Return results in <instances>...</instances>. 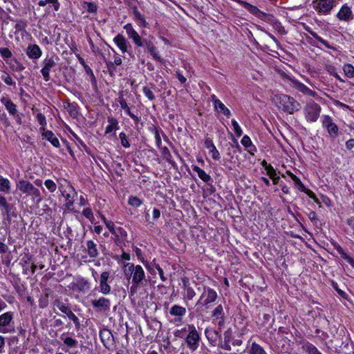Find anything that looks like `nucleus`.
<instances>
[{
    "instance_id": "obj_1",
    "label": "nucleus",
    "mask_w": 354,
    "mask_h": 354,
    "mask_svg": "<svg viewBox=\"0 0 354 354\" xmlns=\"http://www.w3.org/2000/svg\"><path fill=\"white\" fill-rule=\"evenodd\" d=\"M186 333L187 335L185 337V344L192 352H194L199 347L201 339L200 333L194 324H189L187 328L177 330L174 335L176 337L183 338Z\"/></svg>"
},
{
    "instance_id": "obj_2",
    "label": "nucleus",
    "mask_w": 354,
    "mask_h": 354,
    "mask_svg": "<svg viewBox=\"0 0 354 354\" xmlns=\"http://www.w3.org/2000/svg\"><path fill=\"white\" fill-rule=\"evenodd\" d=\"M276 98L279 103V107L289 114H293L301 109L300 104L292 97L281 94L277 95Z\"/></svg>"
},
{
    "instance_id": "obj_3",
    "label": "nucleus",
    "mask_w": 354,
    "mask_h": 354,
    "mask_svg": "<svg viewBox=\"0 0 354 354\" xmlns=\"http://www.w3.org/2000/svg\"><path fill=\"white\" fill-rule=\"evenodd\" d=\"M17 186L20 192L30 196L32 199L36 201V203H39L42 201L40 191L30 182L21 180L19 181Z\"/></svg>"
},
{
    "instance_id": "obj_4",
    "label": "nucleus",
    "mask_w": 354,
    "mask_h": 354,
    "mask_svg": "<svg viewBox=\"0 0 354 354\" xmlns=\"http://www.w3.org/2000/svg\"><path fill=\"white\" fill-rule=\"evenodd\" d=\"M218 298L217 292L208 286H203V290L200 296L196 305L203 306L205 309H209L210 304L214 302Z\"/></svg>"
},
{
    "instance_id": "obj_5",
    "label": "nucleus",
    "mask_w": 354,
    "mask_h": 354,
    "mask_svg": "<svg viewBox=\"0 0 354 354\" xmlns=\"http://www.w3.org/2000/svg\"><path fill=\"white\" fill-rule=\"evenodd\" d=\"M14 313L11 311L4 313L0 315V333H11L15 331Z\"/></svg>"
},
{
    "instance_id": "obj_6",
    "label": "nucleus",
    "mask_w": 354,
    "mask_h": 354,
    "mask_svg": "<svg viewBox=\"0 0 354 354\" xmlns=\"http://www.w3.org/2000/svg\"><path fill=\"white\" fill-rule=\"evenodd\" d=\"M304 111L306 120L314 122L317 120L320 115L321 106L315 102L310 101L307 103Z\"/></svg>"
},
{
    "instance_id": "obj_7",
    "label": "nucleus",
    "mask_w": 354,
    "mask_h": 354,
    "mask_svg": "<svg viewBox=\"0 0 354 354\" xmlns=\"http://www.w3.org/2000/svg\"><path fill=\"white\" fill-rule=\"evenodd\" d=\"M334 3V0H314L313 6L319 14L327 15L333 9Z\"/></svg>"
},
{
    "instance_id": "obj_8",
    "label": "nucleus",
    "mask_w": 354,
    "mask_h": 354,
    "mask_svg": "<svg viewBox=\"0 0 354 354\" xmlns=\"http://www.w3.org/2000/svg\"><path fill=\"white\" fill-rule=\"evenodd\" d=\"M236 3L241 5L243 7H244L248 12H250L253 15L256 16L257 17L261 19H266L268 17V15L260 10L257 6H253L246 1H242V0H234Z\"/></svg>"
},
{
    "instance_id": "obj_9",
    "label": "nucleus",
    "mask_w": 354,
    "mask_h": 354,
    "mask_svg": "<svg viewBox=\"0 0 354 354\" xmlns=\"http://www.w3.org/2000/svg\"><path fill=\"white\" fill-rule=\"evenodd\" d=\"M132 270L133 283L135 284H142L145 279V272L140 265H134L131 263Z\"/></svg>"
},
{
    "instance_id": "obj_10",
    "label": "nucleus",
    "mask_w": 354,
    "mask_h": 354,
    "mask_svg": "<svg viewBox=\"0 0 354 354\" xmlns=\"http://www.w3.org/2000/svg\"><path fill=\"white\" fill-rule=\"evenodd\" d=\"M44 67L41 70V73L46 82L50 80V71L56 66V62L53 57H46L43 61Z\"/></svg>"
},
{
    "instance_id": "obj_11",
    "label": "nucleus",
    "mask_w": 354,
    "mask_h": 354,
    "mask_svg": "<svg viewBox=\"0 0 354 354\" xmlns=\"http://www.w3.org/2000/svg\"><path fill=\"white\" fill-rule=\"evenodd\" d=\"M323 126L327 129L328 133L332 138H336L338 136V127L333 122L332 118L328 115H324L322 121Z\"/></svg>"
},
{
    "instance_id": "obj_12",
    "label": "nucleus",
    "mask_w": 354,
    "mask_h": 354,
    "mask_svg": "<svg viewBox=\"0 0 354 354\" xmlns=\"http://www.w3.org/2000/svg\"><path fill=\"white\" fill-rule=\"evenodd\" d=\"M62 195L66 200L65 205L68 209H71L74 204V198L77 196V193L72 186H68L67 189L62 192Z\"/></svg>"
},
{
    "instance_id": "obj_13",
    "label": "nucleus",
    "mask_w": 354,
    "mask_h": 354,
    "mask_svg": "<svg viewBox=\"0 0 354 354\" xmlns=\"http://www.w3.org/2000/svg\"><path fill=\"white\" fill-rule=\"evenodd\" d=\"M124 29L129 39H131L134 44L138 46H141V37L138 35L137 31L133 28L131 24H127L124 26Z\"/></svg>"
},
{
    "instance_id": "obj_14",
    "label": "nucleus",
    "mask_w": 354,
    "mask_h": 354,
    "mask_svg": "<svg viewBox=\"0 0 354 354\" xmlns=\"http://www.w3.org/2000/svg\"><path fill=\"white\" fill-rule=\"evenodd\" d=\"M92 306L100 310L107 311L110 309L111 301L105 297H100L91 301Z\"/></svg>"
},
{
    "instance_id": "obj_15",
    "label": "nucleus",
    "mask_w": 354,
    "mask_h": 354,
    "mask_svg": "<svg viewBox=\"0 0 354 354\" xmlns=\"http://www.w3.org/2000/svg\"><path fill=\"white\" fill-rule=\"evenodd\" d=\"M113 41L117 45V46L120 49L122 53H124L128 52V48L130 47V45L122 35L118 34V35H116L113 39Z\"/></svg>"
},
{
    "instance_id": "obj_16",
    "label": "nucleus",
    "mask_w": 354,
    "mask_h": 354,
    "mask_svg": "<svg viewBox=\"0 0 354 354\" xmlns=\"http://www.w3.org/2000/svg\"><path fill=\"white\" fill-rule=\"evenodd\" d=\"M204 145L205 147L209 150V153L212 154V158L214 160H218L221 158L220 153L214 145L212 139L209 138H206L204 142Z\"/></svg>"
},
{
    "instance_id": "obj_17",
    "label": "nucleus",
    "mask_w": 354,
    "mask_h": 354,
    "mask_svg": "<svg viewBox=\"0 0 354 354\" xmlns=\"http://www.w3.org/2000/svg\"><path fill=\"white\" fill-rule=\"evenodd\" d=\"M26 54L30 59H39L41 55V50L38 45H29L26 50Z\"/></svg>"
},
{
    "instance_id": "obj_18",
    "label": "nucleus",
    "mask_w": 354,
    "mask_h": 354,
    "mask_svg": "<svg viewBox=\"0 0 354 354\" xmlns=\"http://www.w3.org/2000/svg\"><path fill=\"white\" fill-rule=\"evenodd\" d=\"M337 17L340 20L348 21L353 18L352 11L348 6L344 5L342 7L340 10L337 13Z\"/></svg>"
},
{
    "instance_id": "obj_19",
    "label": "nucleus",
    "mask_w": 354,
    "mask_h": 354,
    "mask_svg": "<svg viewBox=\"0 0 354 354\" xmlns=\"http://www.w3.org/2000/svg\"><path fill=\"white\" fill-rule=\"evenodd\" d=\"M1 102L5 106L10 114L14 115L17 113V106L11 101L10 99L3 97L1 98Z\"/></svg>"
},
{
    "instance_id": "obj_20",
    "label": "nucleus",
    "mask_w": 354,
    "mask_h": 354,
    "mask_svg": "<svg viewBox=\"0 0 354 354\" xmlns=\"http://www.w3.org/2000/svg\"><path fill=\"white\" fill-rule=\"evenodd\" d=\"M183 283L186 298L189 300H192L196 296V292L194 290L189 286V279L187 278L183 279Z\"/></svg>"
},
{
    "instance_id": "obj_21",
    "label": "nucleus",
    "mask_w": 354,
    "mask_h": 354,
    "mask_svg": "<svg viewBox=\"0 0 354 354\" xmlns=\"http://www.w3.org/2000/svg\"><path fill=\"white\" fill-rule=\"evenodd\" d=\"M205 334L211 344H214L217 341V339L221 337L220 333L216 330L212 328H206Z\"/></svg>"
},
{
    "instance_id": "obj_22",
    "label": "nucleus",
    "mask_w": 354,
    "mask_h": 354,
    "mask_svg": "<svg viewBox=\"0 0 354 354\" xmlns=\"http://www.w3.org/2000/svg\"><path fill=\"white\" fill-rule=\"evenodd\" d=\"M86 251L88 256L91 258H96L99 254L97 244L93 241H88L86 242Z\"/></svg>"
},
{
    "instance_id": "obj_23",
    "label": "nucleus",
    "mask_w": 354,
    "mask_h": 354,
    "mask_svg": "<svg viewBox=\"0 0 354 354\" xmlns=\"http://www.w3.org/2000/svg\"><path fill=\"white\" fill-rule=\"evenodd\" d=\"M42 136L48 140L55 147H59L60 143L58 138L51 131H46L42 133Z\"/></svg>"
},
{
    "instance_id": "obj_24",
    "label": "nucleus",
    "mask_w": 354,
    "mask_h": 354,
    "mask_svg": "<svg viewBox=\"0 0 354 354\" xmlns=\"http://www.w3.org/2000/svg\"><path fill=\"white\" fill-rule=\"evenodd\" d=\"M248 354H268L265 349L255 342L248 347Z\"/></svg>"
},
{
    "instance_id": "obj_25",
    "label": "nucleus",
    "mask_w": 354,
    "mask_h": 354,
    "mask_svg": "<svg viewBox=\"0 0 354 354\" xmlns=\"http://www.w3.org/2000/svg\"><path fill=\"white\" fill-rule=\"evenodd\" d=\"M214 106L215 109L219 110L225 116L229 118L231 115L230 111L225 106V104L219 100H214Z\"/></svg>"
},
{
    "instance_id": "obj_26",
    "label": "nucleus",
    "mask_w": 354,
    "mask_h": 354,
    "mask_svg": "<svg viewBox=\"0 0 354 354\" xmlns=\"http://www.w3.org/2000/svg\"><path fill=\"white\" fill-rule=\"evenodd\" d=\"M186 312L185 308L176 304L171 308L169 313L173 316H177L181 318L186 314Z\"/></svg>"
},
{
    "instance_id": "obj_27",
    "label": "nucleus",
    "mask_w": 354,
    "mask_h": 354,
    "mask_svg": "<svg viewBox=\"0 0 354 354\" xmlns=\"http://www.w3.org/2000/svg\"><path fill=\"white\" fill-rule=\"evenodd\" d=\"M47 4L51 5L55 11H58L60 8L59 0H40L38 2V5L41 7H44Z\"/></svg>"
},
{
    "instance_id": "obj_28",
    "label": "nucleus",
    "mask_w": 354,
    "mask_h": 354,
    "mask_svg": "<svg viewBox=\"0 0 354 354\" xmlns=\"http://www.w3.org/2000/svg\"><path fill=\"white\" fill-rule=\"evenodd\" d=\"M193 170L197 173L198 177L204 182L207 183L212 180L211 176L198 166H193Z\"/></svg>"
},
{
    "instance_id": "obj_29",
    "label": "nucleus",
    "mask_w": 354,
    "mask_h": 354,
    "mask_svg": "<svg viewBox=\"0 0 354 354\" xmlns=\"http://www.w3.org/2000/svg\"><path fill=\"white\" fill-rule=\"evenodd\" d=\"M108 122L109 124L106 128V134L112 132L113 130H116L118 129V121L116 118L113 117H109Z\"/></svg>"
},
{
    "instance_id": "obj_30",
    "label": "nucleus",
    "mask_w": 354,
    "mask_h": 354,
    "mask_svg": "<svg viewBox=\"0 0 354 354\" xmlns=\"http://www.w3.org/2000/svg\"><path fill=\"white\" fill-rule=\"evenodd\" d=\"M224 317L223 308L221 304L217 306L212 313L213 322L217 321L219 318Z\"/></svg>"
},
{
    "instance_id": "obj_31",
    "label": "nucleus",
    "mask_w": 354,
    "mask_h": 354,
    "mask_svg": "<svg viewBox=\"0 0 354 354\" xmlns=\"http://www.w3.org/2000/svg\"><path fill=\"white\" fill-rule=\"evenodd\" d=\"M295 85L296 88L304 94L308 95L312 97H315L317 95L315 91L310 90L308 87L302 83L297 82Z\"/></svg>"
},
{
    "instance_id": "obj_32",
    "label": "nucleus",
    "mask_w": 354,
    "mask_h": 354,
    "mask_svg": "<svg viewBox=\"0 0 354 354\" xmlns=\"http://www.w3.org/2000/svg\"><path fill=\"white\" fill-rule=\"evenodd\" d=\"M0 191L6 194L10 192V183L7 178L0 177Z\"/></svg>"
},
{
    "instance_id": "obj_33",
    "label": "nucleus",
    "mask_w": 354,
    "mask_h": 354,
    "mask_svg": "<svg viewBox=\"0 0 354 354\" xmlns=\"http://www.w3.org/2000/svg\"><path fill=\"white\" fill-rule=\"evenodd\" d=\"M287 174L291 178V179L294 181L295 185L298 187V189L301 192L306 190L305 186L298 177H297L295 175H294L289 171H287Z\"/></svg>"
},
{
    "instance_id": "obj_34",
    "label": "nucleus",
    "mask_w": 354,
    "mask_h": 354,
    "mask_svg": "<svg viewBox=\"0 0 354 354\" xmlns=\"http://www.w3.org/2000/svg\"><path fill=\"white\" fill-rule=\"evenodd\" d=\"M53 306L57 307L60 311L66 315L71 310L59 299H57L53 301Z\"/></svg>"
},
{
    "instance_id": "obj_35",
    "label": "nucleus",
    "mask_w": 354,
    "mask_h": 354,
    "mask_svg": "<svg viewBox=\"0 0 354 354\" xmlns=\"http://www.w3.org/2000/svg\"><path fill=\"white\" fill-rule=\"evenodd\" d=\"M133 15H134L136 20L140 23V26H142V27L147 26V23L144 16L142 15L141 13L137 9H135L133 10Z\"/></svg>"
},
{
    "instance_id": "obj_36",
    "label": "nucleus",
    "mask_w": 354,
    "mask_h": 354,
    "mask_svg": "<svg viewBox=\"0 0 354 354\" xmlns=\"http://www.w3.org/2000/svg\"><path fill=\"white\" fill-rule=\"evenodd\" d=\"M65 345L68 348H75L77 345V341L71 337H61Z\"/></svg>"
},
{
    "instance_id": "obj_37",
    "label": "nucleus",
    "mask_w": 354,
    "mask_h": 354,
    "mask_svg": "<svg viewBox=\"0 0 354 354\" xmlns=\"http://www.w3.org/2000/svg\"><path fill=\"white\" fill-rule=\"evenodd\" d=\"M308 32L315 38L316 39L319 43L323 44L324 46H326L328 49H332L333 47L324 39H323L322 37H320L313 30H308Z\"/></svg>"
},
{
    "instance_id": "obj_38",
    "label": "nucleus",
    "mask_w": 354,
    "mask_h": 354,
    "mask_svg": "<svg viewBox=\"0 0 354 354\" xmlns=\"http://www.w3.org/2000/svg\"><path fill=\"white\" fill-rule=\"evenodd\" d=\"M307 354H322L313 344L308 343L305 346Z\"/></svg>"
},
{
    "instance_id": "obj_39",
    "label": "nucleus",
    "mask_w": 354,
    "mask_h": 354,
    "mask_svg": "<svg viewBox=\"0 0 354 354\" xmlns=\"http://www.w3.org/2000/svg\"><path fill=\"white\" fill-rule=\"evenodd\" d=\"M123 272H124V277H126V279L127 280H130L131 279L133 280L131 263H127L124 266Z\"/></svg>"
},
{
    "instance_id": "obj_40",
    "label": "nucleus",
    "mask_w": 354,
    "mask_h": 354,
    "mask_svg": "<svg viewBox=\"0 0 354 354\" xmlns=\"http://www.w3.org/2000/svg\"><path fill=\"white\" fill-rule=\"evenodd\" d=\"M0 205L2 206L6 213L8 215L11 211L12 206L7 203L6 198L0 194Z\"/></svg>"
},
{
    "instance_id": "obj_41",
    "label": "nucleus",
    "mask_w": 354,
    "mask_h": 354,
    "mask_svg": "<svg viewBox=\"0 0 354 354\" xmlns=\"http://www.w3.org/2000/svg\"><path fill=\"white\" fill-rule=\"evenodd\" d=\"M343 71L344 74L348 77H354V66L351 64H345L343 67Z\"/></svg>"
},
{
    "instance_id": "obj_42",
    "label": "nucleus",
    "mask_w": 354,
    "mask_h": 354,
    "mask_svg": "<svg viewBox=\"0 0 354 354\" xmlns=\"http://www.w3.org/2000/svg\"><path fill=\"white\" fill-rule=\"evenodd\" d=\"M65 107L71 115H75L77 113V104L67 102H66Z\"/></svg>"
},
{
    "instance_id": "obj_43",
    "label": "nucleus",
    "mask_w": 354,
    "mask_h": 354,
    "mask_svg": "<svg viewBox=\"0 0 354 354\" xmlns=\"http://www.w3.org/2000/svg\"><path fill=\"white\" fill-rule=\"evenodd\" d=\"M128 203L130 205L138 207L142 204V201L137 196H131L129 197Z\"/></svg>"
},
{
    "instance_id": "obj_44",
    "label": "nucleus",
    "mask_w": 354,
    "mask_h": 354,
    "mask_svg": "<svg viewBox=\"0 0 354 354\" xmlns=\"http://www.w3.org/2000/svg\"><path fill=\"white\" fill-rule=\"evenodd\" d=\"M83 8H86L88 12H96L97 10L96 4L93 2L84 1L83 3Z\"/></svg>"
},
{
    "instance_id": "obj_45",
    "label": "nucleus",
    "mask_w": 354,
    "mask_h": 354,
    "mask_svg": "<svg viewBox=\"0 0 354 354\" xmlns=\"http://www.w3.org/2000/svg\"><path fill=\"white\" fill-rule=\"evenodd\" d=\"M66 315L71 319L75 325L76 328H80V324L78 317L72 312L71 310L66 313Z\"/></svg>"
},
{
    "instance_id": "obj_46",
    "label": "nucleus",
    "mask_w": 354,
    "mask_h": 354,
    "mask_svg": "<svg viewBox=\"0 0 354 354\" xmlns=\"http://www.w3.org/2000/svg\"><path fill=\"white\" fill-rule=\"evenodd\" d=\"M100 290L102 294L107 295L111 292V286L108 282H100Z\"/></svg>"
},
{
    "instance_id": "obj_47",
    "label": "nucleus",
    "mask_w": 354,
    "mask_h": 354,
    "mask_svg": "<svg viewBox=\"0 0 354 354\" xmlns=\"http://www.w3.org/2000/svg\"><path fill=\"white\" fill-rule=\"evenodd\" d=\"M148 51L154 59L159 61V62L162 61L161 57L159 56V55L158 53L157 48H156V46L154 45L151 46V48H149L148 49Z\"/></svg>"
},
{
    "instance_id": "obj_48",
    "label": "nucleus",
    "mask_w": 354,
    "mask_h": 354,
    "mask_svg": "<svg viewBox=\"0 0 354 354\" xmlns=\"http://www.w3.org/2000/svg\"><path fill=\"white\" fill-rule=\"evenodd\" d=\"M44 185L50 192H54L57 189V185L52 180H46L44 182Z\"/></svg>"
},
{
    "instance_id": "obj_49",
    "label": "nucleus",
    "mask_w": 354,
    "mask_h": 354,
    "mask_svg": "<svg viewBox=\"0 0 354 354\" xmlns=\"http://www.w3.org/2000/svg\"><path fill=\"white\" fill-rule=\"evenodd\" d=\"M105 225L112 234L115 235V237H117V238L119 237V234L116 232L115 228L114 227V223L113 221H106Z\"/></svg>"
},
{
    "instance_id": "obj_50",
    "label": "nucleus",
    "mask_w": 354,
    "mask_h": 354,
    "mask_svg": "<svg viewBox=\"0 0 354 354\" xmlns=\"http://www.w3.org/2000/svg\"><path fill=\"white\" fill-rule=\"evenodd\" d=\"M143 93L150 100H153L155 99V95L153 91L147 86H144L142 88Z\"/></svg>"
},
{
    "instance_id": "obj_51",
    "label": "nucleus",
    "mask_w": 354,
    "mask_h": 354,
    "mask_svg": "<svg viewBox=\"0 0 354 354\" xmlns=\"http://www.w3.org/2000/svg\"><path fill=\"white\" fill-rule=\"evenodd\" d=\"M119 137L121 140V144L124 147H125V148L130 147V143L127 139V135L124 133H123V132L120 133L119 135Z\"/></svg>"
},
{
    "instance_id": "obj_52",
    "label": "nucleus",
    "mask_w": 354,
    "mask_h": 354,
    "mask_svg": "<svg viewBox=\"0 0 354 354\" xmlns=\"http://www.w3.org/2000/svg\"><path fill=\"white\" fill-rule=\"evenodd\" d=\"M0 54L3 59H9L12 55L11 51L7 48H1Z\"/></svg>"
},
{
    "instance_id": "obj_53",
    "label": "nucleus",
    "mask_w": 354,
    "mask_h": 354,
    "mask_svg": "<svg viewBox=\"0 0 354 354\" xmlns=\"http://www.w3.org/2000/svg\"><path fill=\"white\" fill-rule=\"evenodd\" d=\"M106 66L109 71V73L111 76H114L116 73V65H114V64H112L111 62H106Z\"/></svg>"
},
{
    "instance_id": "obj_54",
    "label": "nucleus",
    "mask_w": 354,
    "mask_h": 354,
    "mask_svg": "<svg viewBox=\"0 0 354 354\" xmlns=\"http://www.w3.org/2000/svg\"><path fill=\"white\" fill-rule=\"evenodd\" d=\"M118 102L120 104V106L122 109H123L127 114H130V109L127 105V103L126 102V100L122 97H119Z\"/></svg>"
},
{
    "instance_id": "obj_55",
    "label": "nucleus",
    "mask_w": 354,
    "mask_h": 354,
    "mask_svg": "<svg viewBox=\"0 0 354 354\" xmlns=\"http://www.w3.org/2000/svg\"><path fill=\"white\" fill-rule=\"evenodd\" d=\"M232 124L233 126L234 131L236 135L238 137L241 136L242 135L243 132H242V130H241L240 126L237 123V122L235 120H232Z\"/></svg>"
},
{
    "instance_id": "obj_56",
    "label": "nucleus",
    "mask_w": 354,
    "mask_h": 354,
    "mask_svg": "<svg viewBox=\"0 0 354 354\" xmlns=\"http://www.w3.org/2000/svg\"><path fill=\"white\" fill-rule=\"evenodd\" d=\"M162 153L163 155L164 158L171 162V154L169 150V149L167 147H164L162 149Z\"/></svg>"
},
{
    "instance_id": "obj_57",
    "label": "nucleus",
    "mask_w": 354,
    "mask_h": 354,
    "mask_svg": "<svg viewBox=\"0 0 354 354\" xmlns=\"http://www.w3.org/2000/svg\"><path fill=\"white\" fill-rule=\"evenodd\" d=\"M2 80L4 81V82L10 86H12L15 84V82L13 81L12 78L10 75L8 74H6V75H3L1 77Z\"/></svg>"
},
{
    "instance_id": "obj_58",
    "label": "nucleus",
    "mask_w": 354,
    "mask_h": 354,
    "mask_svg": "<svg viewBox=\"0 0 354 354\" xmlns=\"http://www.w3.org/2000/svg\"><path fill=\"white\" fill-rule=\"evenodd\" d=\"M241 144L246 148H248L250 146H252V141L250 137L248 136H244L241 139Z\"/></svg>"
},
{
    "instance_id": "obj_59",
    "label": "nucleus",
    "mask_w": 354,
    "mask_h": 354,
    "mask_svg": "<svg viewBox=\"0 0 354 354\" xmlns=\"http://www.w3.org/2000/svg\"><path fill=\"white\" fill-rule=\"evenodd\" d=\"M37 120L43 127L46 124V117L42 113L37 114Z\"/></svg>"
},
{
    "instance_id": "obj_60",
    "label": "nucleus",
    "mask_w": 354,
    "mask_h": 354,
    "mask_svg": "<svg viewBox=\"0 0 354 354\" xmlns=\"http://www.w3.org/2000/svg\"><path fill=\"white\" fill-rule=\"evenodd\" d=\"M83 215L89 220L93 218V214L91 208H85L82 211Z\"/></svg>"
},
{
    "instance_id": "obj_61",
    "label": "nucleus",
    "mask_w": 354,
    "mask_h": 354,
    "mask_svg": "<svg viewBox=\"0 0 354 354\" xmlns=\"http://www.w3.org/2000/svg\"><path fill=\"white\" fill-rule=\"evenodd\" d=\"M232 340V333L230 329L225 331L224 333V341L225 342H231Z\"/></svg>"
},
{
    "instance_id": "obj_62",
    "label": "nucleus",
    "mask_w": 354,
    "mask_h": 354,
    "mask_svg": "<svg viewBox=\"0 0 354 354\" xmlns=\"http://www.w3.org/2000/svg\"><path fill=\"white\" fill-rule=\"evenodd\" d=\"M266 170L267 171V174L270 176V178L273 177L274 176L277 175L276 171L274 170V169L273 168V167L272 165H269V166L266 167Z\"/></svg>"
},
{
    "instance_id": "obj_63",
    "label": "nucleus",
    "mask_w": 354,
    "mask_h": 354,
    "mask_svg": "<svg viewBox=\"0 0 354 354\" xmlns=\"http://www.w3.org/2000/svg\"><path fill=\"white\" fill-rule=\"evenodd\" d=\"M141 46L140 47H142V46H145L147 48V49L148 50L149 48H151V46H153V44L151 41L150 40H147V39H141Z\"/></svg>"
},
{
    "instance_id": "obj_64",
    "label": "nucleus",
    "mask_w": 354,
    "mask_h": 354,
    "mask_svg": "<svg viewBox=\"0 0 354 354\" xmlns=\"http://www.w3.org/2000/svg\"><path fill=\"white\" fill-rule=\"evenodd\" d=\"M335 248L343 259L347 258L348 254L344 251L343 248L339 245H335Z\"/></svg>"
}]
</instances>
